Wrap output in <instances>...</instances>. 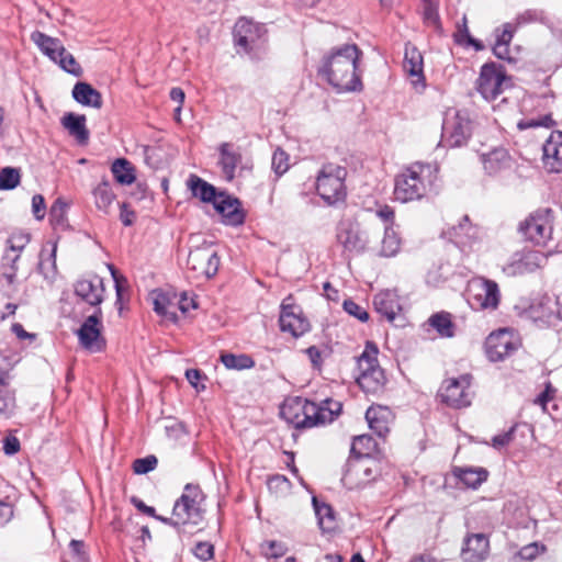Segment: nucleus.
Segmentation results:
<instances>
[{
	"mask_svg": "<svg viewBox=\"0 0 562 562\" xmlns=\"http://www.w3.org/2000/svg\"><path fill=\"white\" fill-rule=\"evenodd\" d=\"M360 56L361 50L356 44L333 48L324 56L319 74L339 92L361 91V76L357 72Z\"/></svg>",
	"mask_w": 562,
	"mask_h": 562,
	"instance_id": "obj_1",
	"label": "nucleus"
},
{
	"mask_svg": "<svg viewBox=\"0 0 562 562\" xmlns=\"http://www.w3.org/2000/svg\"><path fill=\"white\" fill-rule=\"evenodd\" d=\"M341 408V403L331 398H325L317 404L297 396L283 403L280 415L295 428H311L331 423L340 414Z\"/></svg>",
	"mask_w": 562,
	"mask_h": 562,
	"instance_id": "obj_2",
	"label": "nucleus"
},
{
	"mask_svg": "<svg viewBox=\"0 0 562 562\" xmlns=\"http://www.w3.org/2000/svg\"><path fill=\"white\" fill-rule=\"evenodd\" d=\"M437 170L428 164L416 162L395 177L394 199L402 203L422 200L434 188Z\"/></svg>",
	"mask_w": 562,
	"mask_h": 562,
	"instance_id": "obj_3",
	"label": "nucleus"
},
{
	"mask_svg": "<svg viewBox=\"0 0 562 562\" xmlns=\"http://www.w3.org/2000/svg\"><path fill=\"white\" fill-rule=\"evenodd\" d=\"M381 228H361L360 224L350 218L342 220L336 228V241L342 248L346 258L367 251L372 244V235H379Z\"/></svg>",
	"mask_w": 562,
	"mask_h": 562,
	"instance_id": "obj_4",
	"label": "nucleus"
},
{
	"mask_svg": "<svg viewBox=\"0 0 562 562\" xmlns=\"http://www.w3.org/2000/svg\"><path fill=\"white\" fill-rule=\"evenodd\" d=\"M31 41L43 55L57 64L66 72L76 77L82 75L81 66L77 63L74 55L65 48L59 38L52 37L41 31H34L31 34Z\"/></svg>",
	"mask_w": 562,
	"mask_h": 562,
	"instance_id": "obj_5",
	"label": "nucleus"
},
{
	"mask_svg": "<svg viewBox=\"0 0 562 562\" xmlns=\"http://www.w3.org/2000/svg\"><path fill=\"white\" fill-rule=\"evenodd\" d=\"M203 494L198 485L187 484L182 495L177 499L172 509L173 527L199 525L203 519L201 502Z\"/></svg>",
	"mask_w": 562,
	"mask_h": 562,
	"instance_id": "obj_6",
	"label": "nucleus"
},
{
	"mask_svg": "<svg viewBox=\"0 0 562 562\" xmlns=\"http://www.w3.org/2000/svg\"><path fill=\"white\" fill-rule=\"evenodd\" d=\"M379 349L368 341L362 353L357 358V368L359 375L357 382L367 393L378 392L384 384L385 378L383 370L378 363Z\"/></svg>",
	"mask_w": 562,
	"mask_h": 562,
	"instance_id": "obj_7",
	"label": "nucleus"
},
{
	"mask_svg": "<svg viewBox=\"0 0 562 562\" xmlns=\"http://www.w3.org/2000/svg\"><path fill=\"white\" fill-rule=\"evenodd\" d=\"M346 168L335 164H326L319 170L316 190L327 204L333 205L346 198Z\"/></svg>",
	"mask_w": 562,
	"mask_h": 562,
	"instance_id": "obj_8",
	"label": "nucleus"
},
{
	"mask_svg": "<svg viewBox=\"0 0 562 562\" xmlns=\"http://www.w3.org/2000/svg\"><path fill=\"white\" fill-rule=\"evenodd\" d=\"M379 474V463L364 452L348 462L341 482L349 490L360 488L374 481Z\"/></svg>",
	"mask_w": 562,
	"mask_h": 562,
	"instance_id": "obj_9",
	"label": "nucleus"
},
{
	"mask_svg": "<svg viewBox=\"0 0 562 562\" xmlns=\"http://www.w3.org/2000/svg\"><path fill=\"white\" fill-rule=\"evenodd\" d=\"M187 266L196 279L213 278L220 268V257L214 245L204 241L202 245L193 247L188 255Z\"/></svg>",
	"mask_w": 562,
	"mask_h": 562,
	"instance_id": "obj_10",
	"label": "nucleus"
},
{
	"mask_svg": "<svg viewBox=\"0 0 562 562\" xmlns=\"http://www.w3.org/2000/svg\"><path fill=\"white\" fill-rule=\"evenodd\" d=\"M467 292L468 302L474 310H496L501 301L498 284L484 277L470 280Z\"/></svg>",
	"mask_w": 562,
	"mask_h": 562,
	"instance_id": "obj_11",
	"label": "nucleus"
},
{
	"mask_svg": "<svg viewBox=\"0 0 562 562\" xmlns=\"http://www.w3.org/2000/svg\"><path fill=\"white\" fill-rule=\"evenodd\" d=\"M522 236L536 244L546 245L553 232V213L550 209H540L531 213L519 224Z\"/></svg>",
	"mask_w": 562,
	"mask_h": 562,
	"instance_id": "obj_12",
	"label": "nucleus"
},
{
	"mask_svg": "<svg viewBox=\"0 0 562 562\" xmlns=\"http://www.w3.org/2000/svg\"><path fill=\"white\" fill-rule=\"evenodd\" d=\"M471 381L472 375L468 373L445 380L439 390L441 401L453 408L469 406L473 396Z\"/></svg>",
	"mask_w": 562,
	"mask_h": 562,
	"instance_id": "obj_13",
	"label": "nucleus"
},
{
	"mask_svg": "<svg viewBox=\"0 0 562 562\" xmlns=\"http://www.w3.org/2000/svg\"><path fill=\"white\" fill-rule=\"evenodd\" d=\"M548 256L536 249L522 248L515 251L503 266V272L509 277L532 273L546 266Z\"/></svg>",
	"mask_w": 562,
	"mask_h": 562,
	"instance_id": "obj_14",
	"label": "nucleus"
},
{
	"mask_svg": "<svg viewBox=\"0 0 562 562\" xmlns=\"http://www.w3.org/2000/svg\"><path fill=\"white\" fill-rule=\"evenodd\" d=\"M472 125L467 113L449 110L442 123V133L447 143L452 147H460L467 143L471 135Z\"/></svg>",
	"mask_w": 562,
	"mask_h": 562,
	"instance_id": "obj_15",
	"label": "nucleus"
},
{
	"mask_svg": "<svg viewBox=\"0 0 562 562\" xmlns=\"http://www.w3.org/2000/svg\"><path fill=\"white\" fill-rule=\"evenodd\" d=\"M102 311L97 308L88 316L77 330L80 346L90 352H100L105 348V339L102 336Z\"/></svg>",
	"mask_w": 562,
	"mask_h": 562,
	"instance_id": "obj_16",
	"label": "nucleus"
},
{
	"mask_svg": "<svg viewBox=\"0 0 562 562\" xmlns=\"http://www.w3.org/2000/svg\"><path fill=\"white\" fill-rule=\"evenodd\" d=\"M507 81L502 67L494 63L482 66L476 80V90L486 101H494L502 92Z\"/></svg>",
	"mask_w": 562,
	"mask_h": 562,
	"instance_id": "obj_17",
	"label": "nucleus"
},
{
	"mask_svg": "<svg viewBox=\"0 0 562 562\" xmlns=\"http://www.w3.org/2000/svg\"><path fill=\"white\" fill-rule=\"evenodd\" d=\"M526 317L539 327L557 326L560 323L558 296L543 295L536 299L525 311Z\"/></svg>",
	"mask_w": 562,
	"mask_h": 562,
	"instance_id": "obj_18",
	"label": "nucleus"
},
{
	"mask_svg": "<svg viewBox=\"0 0 562 562\" xmlns=\"http://www.w3.org/2000/svg\"><path fill=\"white\" fill-rule=\"evenodd\" d=\"M265 34L262 26L245 18H240L234 27L235 44L246 53L260 47L265 41Z\"/></svg>",
	"mask_w": 562,
	"mask_h": 562,
	"instance_id": "obj_19",
	"label": "nucleus"
},
{
	"mask_svg": "<svg viewBox=\"0 0 562 562\" xmlns=\"http://www.w3.org/2000/svg\"><path fill=\"white\" fill-rule=\"evenodd\" d=\"M279 324L282 331H288L294 337H300L310 329L308 321L302 315L300 306L288 296L281 304Z\"/></svg>",
	"mask_w": 562,
	"mask_h": 562,
	"instance_id": "obj_20",
	"label": "nucleus"
},
{
	"mask_svg": "<svg viewBox=\"0 0 562 562\" xmlns=\"http://www.w3.org/2000/svg\"><path fill=\"white\" fill-rule=\"evenodd\" d=\"M518 348V342L512 333L507 329H501L492 333L485 340V351L487 358L493 361H503Z\"/></svg>",
	"mask_w": 562,
	"mask_h": 562,
	"instance_id": "obj_21",
	"label": "nucleus"
},
{
	"mask_svg": "<svg viewBox=\"0 0 562 562\" xmlns=\"http://www.w3.org/2000/svg\"><path fill=\"white\" fill-rule=\"evenodd\" d=\"M104 282L99 276L80 279L75 283V293L87 304L100 308L99 305L104 300Z\"/></svg>",
	"mask_w": 562,
	"mask_h": 562,
	"instance_id": "obj_22",
	"label": "nucleus"
},
{
	"mask_svg": "<svg viewBox=\"0 0 562 562\" xmlns=\"http://www.w3.org/2000/svg\"><path fill=\"white\" fill-rule=\"evenodd\" d=\"M542 161L550 172H562V132L552 131L542 146Z\"/></svg>",
	"mask_w": 562,
	"mask_h": 562,
	"instance_id": "obj_23",
	"label": "nucleus"
},
{
	"mask_svg": "<svg viewBox=\"0 0 562 562\" xmlns=\"http://www.w3.org/2000/svg\"><path fill=\"white\" fill-rule=\"evenodd\" d=\"M490 542L484 533L468 536L461 550L464 562H482L488 554Z\"/></svg>",
	"mask_w": 562,
	"mask_h": 562,
	"instance_id": "obj_24",
	"label": "nucleus"
},
{
	"mask_svg": "<svg viewBox=\"0 0 562 562\" xmlns=\"http://www.w3.org/2000/svg\"><path fill=\"white\" fill-rule=\"evenodd\" d=\"M214 207L223 216L226 224L240 225L244 223L245 216L237 199L218 194L217 200L214 202Z\"/></svg>",
	"mask_w": 562,
	"mask_h": 562,
	"instance_id": "obj_25",
	"label": "nucleus"
},
{
	"mask_svg": "<svg viewBox=\"0 0 562 562\" xmlns=\"http://www.w3.org/2000/svg\"><path fill=\"white\" fill-rule=\"evenodd\" d=\"M220 166L226 180L232 181L235 178L236 169L241 162V153L238 147L231 143L221 144Z\"/></svg>",
	"mask_w": 562,
	"mask_h": 562,
	"instance_id": "obj_26",
	"label": "nucleus"
},
{
	"mask_svg": "<svg viewBox=\"0 0 562 562\" xmlns=\"http://www.w3.org/2000/svg\"><path fill=\"white\" fill-rule=\"evenodd\" d=\"M373 305L375 311L390 322H393L402 311L397 294L390 290L378 293L373 299Z\"/></svg>",
	"mask_w": 562,
	"mask_h": 562,
	"instance_id": "obj_27",
	"label": "nucleus"
},
{
	"mask_svg": "<svg viewBox=\"0 0 562 562\" xmlns=\"http://www.w3.org/2000/svg\"><path fill=\"white\" fill-rule=\"evenodd\" d=\"M391 417V411L383 406H370L366 413V419L370 429L379 437H385L390 431Z\"/></svg>",
	"mask_w": 562,
	"mask_h": 562,
	"instance_id": "obj_28",
	"label": "nucleus"
},
{
	"mask_svg": "<svg viewBox=\"0 0 562 562\" xmlns=\"http://www.w3.org/2000/svg\"><path fill=\"white\" fill-rule=\"evenodd\" d=\"M482 162L488 175H497L512 167V157L507 149L499 147L482 156Z\"/></svg>",
	"mask_w": 562,
	"mask_h": 562,
	"instance_id": "obj_29",
	"label": "nucleus"
},
{
	"mask_svg": "<svg viewBox=\"0 0 562 562\" xmlns=\"http://www.w3.org/2000/svg\"><path fill=\"white\" fill-rule=\"evenodd\" d=\"M61 125L79 144H87L89 131L86 126L85 115L68 112L61 117Z\"/></svg>",
	"mask_w": 562,
	"mask_h": 562,
	"instance_id": "obj_30",
	"label": "nucleus"
},
{
	"mask_svg": "<svg viewBox=\"0 0 562 562\" xmlns=\"http://www.w3.org/2000/svg\"><path fill=\"white\" fill-rule=\"evenodd\" d=\"M71 94L75 101L81 105L94 109H100L102 106L101 93L88 82L78 81L74 86Z\"/></svg>",
	"mask_w": 562,
	"mask_h": 562,
	"instance_id": "obj_31",
	"label": "nucleus"
},
{
	"mask_svg": "<svg viewBox=\"0 0 562 562\" xmlns=\"http://www.w3.org/2000/svg\"><path fill=\"white\" fill-rule=\"evenodd\" d=\"M403 67H404L405 71L411 77L415 78L413 80L414 85H417L418 82L424 81L423 56H422L420 52L415 46H412L409 44H407L405 46Z\"/></svg>",
	"mask_w": 562,
	"mask_h": 562,
	"instance_id": "obj_32",
	"label": "nucleus"
},
{
	"mask_svg": "<svg viewBox=\"0 0 562 562\" xmlns=\"http://www.w3.org/2000/svg\"><path fill=\"white\" fill-rule=\"evenodd\" d=\"M187 186L190 189L192 195L199 198L203 202H212L214 204L218 198L215 188L195 175H190L187 181Z\"/></svg>",
	"mask_w": 562,
	"mask_h": 562,
	"instance_id": "obj_33",
	"label": "nucleus"
},
{
	"mask_svg": "<svg viewBox=\"0 0 562 562\" xmlns=\"http://www.w3.org/2000/svg\"><path fill=\"white\" fill-rule=\"evenodd\" d=\"M92 195L94 199L95 207L104 214L110 213V207L114 202L116 195L112 190L109 180L103 179L93 190Z\"/></svg>",
	"mask_w": 562,
	"mask_h": 562,
	"instance_id": "obj_34",
	"label": "nucleus"
},
{
	"mask_svg": "<svg viewBox=\"0 0 562 562\" xmlns=\"http://www.w3.org/2000/svg\"><path fill=\"white\" fill-rule=\"evenodd\" d=\"M496 41L493 46L494 55L504 60H509V44L514 36V30L509 23L503 25V30H495Z\"/></svg>",
	"mask_w": 562,
	"mask_h": 562,
	"instance_id": "obj_35",
	"label": "nucleus"
},
{
	"mask_svg": "<svg viewBox=\"0 0 562 562\" xmlns=\"http://www.w3.org/2000/svg\"><path fill=\"white\" fill-rule=\"evenodd\" d=\"M477 234L479 229L470 224L468 216H464L462 222L452 228L451 236L458 246L465 248L472 247L473 240L477 238Z\"/></svg>",
	"mask_w": 562,
	"mask_h": 562,
	"instance_id": "obj_36",
	"label": "nucleus"
},
{
	"mask_svg": "<svg viewBox=\"0 0 562 562\" xmlns=\"http://www.w3.org/2000/svg\"><path fill=\"white\" fill-rule=\"evenodd\" d=\"M401 249V237L395 226L386 225L383 226V238L381 240V247L379 255L382 257H393Z\"/></svg>",
	"mask_w": 562,
	"mask_h": 562,
	"instance_id": "obj_37",
	"label": "nucleus"
},
{
	"mask_svg": "<svg viewBox=\"0 0 562 562\" xmlns=\"http://www.w3.org/2000/svg\"><path fill=\"white\" fill-rule=\"evenodd\" d=\"M454 475L468 487L476 488L487 479V471L483 468H457Z\"/></svg>",
	"mask_w": 562,
	"mask_h": 562,
	"instance_id": "obj_38",
	"label": "nucleus"
},
{
	"mask_svg": "<svg viewBox=\"0 0 562 562\" xmlns=\"http://www.w3.org/2000/svg\"><path fill=\"white\" fill-rule=\"evenodd\" d=\"M111 171L114 179L123 186H130L136 179L134 166L125 158L115 159L111 166Z\"/></svg>",
	"mask_w": 562,
	"mask_h": 562,
	"instance_id": "obj_39",
	"label": "nucleus"
},
{
	"mask_svg": "<svg viewBox=\"0 0 562 562\" xmlns=\"http://www.w3.org/2000/svg\"><path fill=\"white\" fill-rule=\"evenodd\" d=\"M153 305L154 311L172 322L177 321V314L173 310L175 303L170 299V296L167 293H164L161 291H154L153 292Z\"/></svg>",
	"mask_w": 562,
	"mask_h": 562,
	"instance_id": "obj_40",
	"label": "nucleus"
},
{
	"mask_svg": "<svg viewBox=\"0 0 562 562\" xmlns=\"http://www.w3.org/2000/svg\"><path fill=\"white\" fill-rule=\"evenodd\" d=\"M428 323L441 337L451 338L454 336L456 326L450 313H436L429 317Z\"/></svg>",
	"mask_w": 562,
	"mask_h": 562,
	"instance_id": "obj_41",
	"label": "nucleus"
},
{
	"mask_svg": "<svg viewBox=\"0 0 562 562\" xmlns=\"http://www.w3.org/2000/svg\"><path fill=\"white\" fill-rule=\"evenodd\" d=\"M222 363L231 370H245L250 369L255 366V361L248 355H234V353H222Z\"/></svg>",
	"mask_w": 562,
	"mask_h": 562,
	"instance_id": "obj_42",
	"label": "nucleus"
},
{
	"mask_svg": "<svg viewBox=\"0 0 562 562\" xmlns=\"http://www.w3.org/2000/svg\"><path fill=\"white\" fill-rule=\"evenodd\" d=\"M21 175L18 168L5 167L0 170V189L12 190L20 183Z\"/></svg>",
	"mask_w": 562,
	"mask_h": 562,
	"instance_id": "obj_43",
	"label": "nucleus"
},
{
	"mask_svg": "<svg viewBox=\"0 0 562 562\" xmlns=\"http://www.w3.org/2000/svg\"><path fill=\"white\" fill-rule=\"evenodd\" d=\"M424 23L434 27L436 31H441V22L438 12V4L431 0H426L423 12Z\"/></svg>",
	"mask_w": 562,
	"mask_h": 562,
	"instance_id": "obj_44",
	"label": "nucleus"
},
{
	"mask_svg": "<svg viewBox=\"0 0 562 562\" xmlns=\"http://www.w3.org/2000/svg\"><path fill=\"white\" fill-rule=\"evenodd\" d=\"M15 395L13 391L0 390V416L10 418L15 411Z\"/></svg>",
	"mask_w": 562,
	"mask_h": 562,
	"instance_id": "obj_45",
	"label": "nucleus"
},
{
	"mask_svg": "<svg viewBox=\"0 0 562 562\" xmlns=\"http://www.w3.org/2000/svg\"><path fill=\"white\" fill-rule=\"evenodd\" d=\"M554 125V120L550 114L542 115L538 119H525L517 123L520 131L535 127H551Z\"/></svg>",
	"mask_w": 562,
	"mask_h": 562,
	"instance_id": "obj_46",
	"label": "nucleus"
},
{
	"mask_svg": "<svg viewBox=\"0 0 562 562\" xmlns=\"http://www.w3.org/2000/svg\"><path fill=\"white\" fill-rule=\"evenodd\" d=\"M272 169L277 176H282L289 169V155L278 148L272 155Z\"/></svg>",
	"mask_w": 562,
	"mask_h": 562,
	"instance_id": "obj_47",
	"label": "nucleus"
},
{
	"mask_svg": "<svg viewBox=\"0 0 562 562\" xmlns=\"http://www.w3.org/2000/svg\"><path fill=\"white\" fill-rule=\"evenodd\" d=\"M342 307L346 313L356 317L360 322H367L369 319V314L367 310L352 300H345Z\"/></svg>",
	"mask_w": 562,
	"mask_h": 562,
	"instance_id": "obj_48",
	"label": "nucleus"
},
{
	"mask_svg": "<svg viewBox=\"0 0 562 562\" xmlns=\"http://www.w3.org/2000/svg\"><path fill=\"white\" fill-rule=\"evenodd\" d=\"M157 462L158 461L155 456L139 458L133 462V470L136 474H146L156 468Z\"/></svg>",
	"mask_w": 562,
	"mask_h": 562,
	"instance_id": "obj_49",
	"label": "nucleus"
},
{
	"mask_svg": "<svg viewBox=\"0 0 562 562\" xmlns=\"http://www.w3.org/2000/svg\"><path fill=\"white\" fill-rule=\"evenodd\" d=\"M313 504L315 507V514L318 517V522L322 529H329V527H325V520L333 521L334 519V510L327 504L318 505L316 498H313Z\"/></svg>",
	"mask_w": 562,
	"mask_h": 562,
	"instance_id": "obj_50",
	"label": "nucleus"
},
{
	"mask_svg": "<svg viewBox=\"0 0 562 562\" xmlns=\"http://www.w3.org/2000/svg\"><path fill=\"white\" fill-rule=\"evenodd\" d=\"M544 549H546L544 546H540L539 543L533 542V543H529V544L522 547L519 550L518 555L520 557V559H522L525 561H532L541 552H543Z\"/></svg>",
	"mask_w": 562,
	"mask_h": 562,
	"instance_id": "obj_51",
	"label": "nucleus"
},
{
	"mask_svg": "<svg viewBox=\"0 0 562 562\" xmlns=\"http://www.w3.org/2000/svg\"><path fill=\"white\" fill-rule=\"evenodd\" d=\"M286 549L283 543L279 541H268L262 546V552L267 558H279L285 553Z\"/></svg>",
	"mask_w": 562,
	"mask_h": 562,
	"instance_id": "obj_52",
	"label": "nucleus"
},
{
	"mask_svg": "<svg viewBox=\"0 0 562 562\" xmlns=\"http://www.w3.org/2000/svg\"><path fill=\"white\" fill-rule=\"evenodd\" d=\"M554 397V389L551 386V384H548L546 389L535 398V404L541 406L542 411L544 413H549L550 411L548 408V404L553 400Z\"/></svg>",
	"mask_w": 562,
	"mask_h": 562,
	"instance_id": "obj_53",
	"label": "nucleus"
},
{
	"mask_svg": "<svg viewBox=\"0 0 562 562\" xmlns=\"http://www.w3.org/2000/svg\"><path fill=\"white\" fill-rule=\"evenodd\" d=\"M193 553L198 559L202 561H207L213 558L214 548L209 542H199L194 547Z\"/></svg>",
	"mask_w": 562,
	"mask_h": 562,
	"instance_id": "obj_54",
	"label": "nucleus"
},
{
	"mask_svg": "<svg viewBox=\"0 0 562 562\" xmlns=\"http://www.w3.org/2000/svg\"><path fill=\"white\" fill-rule=\"evenodd\" d=\"M29 241L30 237L27 234H15L9 238L8 244L11 250L21 252Z\"/></svg>",
	"mask_w": 562,
	"mask_h": 562,
	"instance_id": "obj_55",
	"label": "nucleus"
},
{
	"mask_svg": "<svg viewBox=\"0 0 562 562\" xmlns=\"http://www.w3.org/2000/svg\"><path fill=\"white\" fill-rule=\"evenodd\" d=\"M66 209L67 203L61 198H58L50 206L49 215L53 220L60 222L64 220Z\"/></svg>",
	"mask_w": 562,
	"mask_h": 562,
	"instance_id": "obj_56",
	"label": "nucleus"
},
{
	"mask_svg": "<svg viewBox=\"0 0 562 562\" xmlns=\"http://www.w3.org/2000/svg\"><path fill=\"white\" fill-rule=\"evenodd\" d=\"M45 210H46V205H45V200H44L43 195H41V194L33 195L32 212H33L34 217L40 221L43 220L45 216Z\"/></svg>",
	"mask_w": 562,
	"mask_h": 562,
	"instance_id": "obj_57",
	"label": "nucleus"
},
{
	"mask_svg": "<svg viewBox=\"0 0 562 562\" xmlns=\"http://www.w3.org/2000/svg\"><path fill=\"white\" fill-rule=\"evenodd\" d=\"M514 434H515V426H513L509 430H507L503 434L494 436L492 439L493 447L496 449H501V448L507 446L509 442L513 441Z\"/></svg>",
	"mask_w": 562,
	"mask_h": 562,
	"instance_id": "obj_58",
	"label": "nucleus"
},
{
	"mask_svg": "<svg viewBox=\"0 0 562 562\" xmlns=\"http://www.w3.org/2000/svg\"><path fill=\"white\" fill-rule=\"evenodd\" d=\"M376 216L383 222L384 226H394V210L389 205H383L375 212Z\"/></svg>",
	"mask_w": 562,
	"mask_h": 562,
	"instance_id": "obj_59",
	"label": "nucleus"
},
{
	"mask_svg": "<svg viewBox=\"0 0 562 562\" xmlns=\"http://www.w3.org/2000/svg\"><path fill=\"white\" fill-rule=\"evenodd\" d=\"M453 37L454 42L460 45L465 44L467 40L471 37V34L467 25V16H463L462 24L458 25V31L454 33Z\"/></svg>",
	"mask_w": 562,
	"mask_h": 562,
	"instance_id": "obj_60",
	"label": "nucleus"
},
{
	"mask_svg": "<svg viewBox=\"0 0 562 562\" xmlns=\"http://www.w3.org/2000/svg\"><path fill=\"white\" fill-rule=\"evenodd\" d=\"M20 450V441L15 436L9 435L3 439V451L8 456H12Z\"/></svg>",
	"mask_w": 562,
	"mask_h": 562,
	"instance_id": "obj_61",
	"label": "nucleus"
},
{
	"mask_svg": "<svg viewBox=\"0 0 562 562\" xmlns=\"http://www.w3.org/2000/svg\"><path fill=\"white\" fill-rule=\"evenodd\" d=\"M542 12L537 10H527L517 16L518 24H526L542 20Z\"/></svg>",
	"mask_w": 562,
	"mask_h": 562,
	"instance_id": "obj_62",
	"label": "nucleus"
},
{
	"mask_svg": "<svg viewBox=\"0 0 562 562\" xmlns=\"http://www.w3.org/2000/svg\"><path fill=\"white\" fill-rule=\"evenodd\" d=\"M120 220L125 226L133 225L135 221V212L128 209L126 203L120 204Z\"/></svg>",
	"mask_w": 562,
	"mask_h": 562,
	"instance_id": "obj_63",
	"label": "nucleus"
},
{
	"mask_svg": "<svg viewBox=\"0 0 562 562\" xmlns=\"http://www.w3.org/2000/svg\"><path fill=\"white\" fill-rule=\"evenodd\" d=\"M13 517L11 504L0 501V527L7 525Z\"/></svg>",
	"mask_w": 562,
	"mask_h": 562,
	"instance_id": "obj_64",
	"label": "nucleus"
}]
</instances>
